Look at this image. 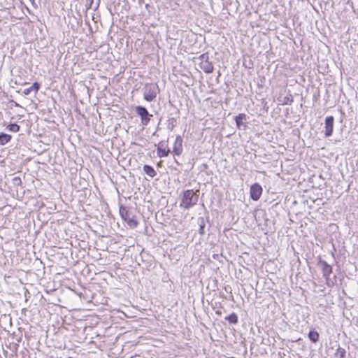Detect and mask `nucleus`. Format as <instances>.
Instances as JSON below:
<instances>
[{
    "label": "nucleus",
    "mask_w": 358,
    "mask_h": 358,
    "mask_svg": "<svg viewBox=\"0 0 358 358\" xmlns=\"http://www.w3.org/2000/svg\"><path fill=\"white\" fill-rule=\"evenodd\" d=\"M11 139V136L5 134V133H1L0 134V145H5L7 143H8Z\"/></svg>",
    "instance_id": "obj_13"
},
{
    "label": "nucleus",
    "mask_w": 358,
    "mask_h": 358,
    "mask_svg": "<svg viewBox=\"0 0 358 358\" xmlns=\"http://www.w3.org/2000/svg\"><path fill=\"white\" fill-rule=\"evenodd\" d=\"M262 193V188L258 183H255L250 187V196L254 201H257Z\"/></svg>",
    "instance_id": "obj_7"
},
{
    "label": "nucleus",
    "mask_w": 358,
    "mask_h": 358,
    "mask_svg": "<svg viewBox=\"0 0 358 358\" xmlns=\"http://www.w3.org/2000/svg\"><path fill=\"white\" fill-rule=\"evenodd\" d=\"M159 92V90L157 84H147L143 89V97L147 101H152Z\"/></svg>",
    "instance_id": "obj_2"
},
{
    "label": "nucleus",
    "mask_w": 358,
    "mask_h": 358,
    "mask_svg": "<svg viewBox=\"0 0 358 358\" xmlns=\"http://www.w3.org/2000/svg\"><path fill=\"white\" fill-rule=\"evenodd\" d=\"M308 337L312 342L316 343L319 339V334L317 331H310Z\"/></svg>",
    "instance_id": "obj_15"
},
{
    "label": "nucleus",
    "mask_w": 358,
    "mask_h": 358,
    "mask_svg": "<svg viewBox=\"0 0 358 358\" xmlns=\"http://www.w3.org/2000/svg\"><path fill=\"white\" fill-rule=\"evenodd\" d=\"M228 358H234V357H228Z\"/></svg>",
    "instance_id": "obj_22"
},
{
    "label": "nucleus",
    "mask_w": 358,
    "mask_h": 358,
    "mask_svg": "<svg viewBox=\"0 0 358 358\" xmlns=\"http://www.w3.org/2000/svg\"><path fill=\"white\" fill-rule=\"evenodd\" d=\"M9 131L13 132H18L20 131V126L17 124H10L8 126Z\"/></svg>",
    "instance_id": "obj_18"
},
{
    "label": "nucleus",
    "mask_w": 358,
    "mask_h": 358,
    "mask_svg": "<svg viewBox=\"0 0 358 358\" xmlns=\"http://www.w3.org/2000/svg\"><path fill=\"white\" fill-rule=\"evenodd\" d=\"M144 172L151 178H154L157 173L155 169L149 165H144L143 168Z\"/></svg>",
    "instance_id": "obj_12"
},
{
    "label": "nucleus",
    "mask_w": 358,
    "mask_h": 358,
    "mask_svg": "<svg viewBox=\"0 0 358 358\" xmlns=\"http://www.w3.org/2000/svg\"><path fill=\"white\" fill-rule=\"evenodd\" d=\"M170 150L167 149V145L164 142H160L157 148V155L159 157L168 156Z\"/></svg>",
    "instance_id": "obj_10"
},
{
    "label": "nucleus",
    "mask_w": 358,
    "mask_h": 358,
    "mask_svg": "<svg viewBox=\"0 0 358 358\" xmlns=\"http://www.w3.org/2000/svg\"><path fill=\"white\" fill-rule=\"evenodd\" d=\"M120 214L123 220H124L131 227H136L138 222L134 220L131 213L124 206H120Z\"/></svg>",
    "instance_id": "obj_3"
},
{
    "label": "nucleus",
    "mask_w": 358,
    "mask_h": 358,
    "mask_svg": "<svg viewBox=\"0 0 358 358\" xmlns=\"http://www.w3.org/2000/svg\"><path fill=\"white\" fill-rule=\"evenodd\" d=\"M226 320L232 324H236L238 322V317H237L236 314H235V313H232V314L229 315V316H227L226 317Z\"/></svg>",
    "instance_id": "obj_16"
},
{
    "label": "nucleus",
    "mask_w": 358,
    "mask_h": 358,
    "mask_svg": "<svg viewBox=\"0 0 358 358\" xmlns=\"http://www.w3.org/2000/svg\"><path fill=\"white\" fill-rule=\"evenodd\" d=\"M245 119H246L245 114L241 113L238 115H237L235 117V120H236V123L237 127H240L241 125L243 124V121L245 120Z\"/></svg>",
    "instance_id": "obj_14"
},
{
    "label": "nucleus",
    "mask_w": 358,
    "mask_h": 358,
    "mask_svg": "<svg viewBox=\"0 0 358 358\" xmlns=\"http://www.w3.org/2000/svg\"><path fill=\"white\" fill-rule=\"evenodd\" d=\"M199 232L201 234H203L204 233V225L203 224H201L200 226Z\"/></svg>",
    "instance_id": "obj_21"
},
{
    "label": "nucleus",
    "mask_w": 358,
    "mask_h": 358,
    "mask_svg": "<svg viewBox=\"0 0 358 358\" xmlns=\"http://www.w3.org/2000/svg\"><path fill=\"white\" fill-rule=\"evenodd\" d=\"M182 150V138L180 136H178L176 138L173 152L176 155H180Z\"/></svg>",
    "instance_id": "obj_9"
},
{
    "label": "nucleus",
    "mask_w": 358,
    "mask_h": 358,
    "mask_svg": "<svg viewBox=\"0 0 358 358\" xmlns=\"http://www.w3.org/2000/svg\"><path fill=\"white\" fill-rule=\"evenodd\" d=\"M319 266L321 267L324 278L327 280V285H329V275L332 273V268L325 261H320Z\"/></svg>",
    "instance_id": "obj_6"
},
{
    "label": "nucleus",
    "mask_w": 358,
    "mask_h": 358,
    "mask_svg": "<svg viewBox=\"0 0 358 358\" xmlns=\"http://www.w3.org/2000/svg\"><path fill=\"white\" fill-rule=\"evenodd\" d=\"M199 199V195L193 189H187L183 192L180 206L189 209L195 206Z\"/></svg>",
    "instance_id": "obj_1"
},
{
    "label": "nucleus",
    "mask_w": 358,
    "mask_h": 358,
    "mask_svg": "<svg viewBox=\"0 0 358 358\" xmlns=\"http://www.w3.org/2000/svg\"><path fill=\"white\" fill-rule=\"evenodd\" d=\"M168 122H169V125H168L169 128L171 129H173L176 126V120L174 117H171L168 120Z\"/></svg>",
    "instance_id": "obj_19"
},
{
    "label": "nucleus",
    "mask_w": 358,
    "mask_h": 358,
    "mask_svg": "<svg viewBox=\"0 0 358 358\" xmlns=\"http://www.w3.org/2000/svg\"><path fill=\"white\" fill-rule=\"evenodd\" d=\"M335 355L336 357L343 358L345 355V350L343 348H338Z\"/></svg>",
    "instance_id": "obj_17"
},
{
    "label": "nucleus",
    "mask_w": 358,
    "mask_h": 358,
    "mask_svg": "<svg viewBox=\"0 0 358 358\" xmlns=\"http://www.w3.org/2000/svg\"><path fill=\"white\" fill-rule=\"evenodd\" d=\"M136 113L141 117L143 125H148L152 115L149 114L145 107L138 106L135 108Z\"/></svg>",
    "instance_id": "obj_5"
},
{
    "label": "nucleus",
    "mask_w": 358,
    "mask_h": 358,
    "mask_svg": "<svg viewBox=\"0 0 358 358\" xmlns=\"http://www.w3.org/2000/svg\"><path fill=\"white\" fill-rule=\"evenodd\" d=\"M200 67L206 73H210L213 71V65L209 62L208 54H202L199 57Z\"/></svg>",
    "instance_id": "obj_4"
},
{
    "label": "nucleus",
    "mask_w": 358,
    "mask_h": 358,
    "mask_svg": "<svg viewBox=\"0 0 358 358\" xmlns=\"http://www.w3.org/2000/svg\"><path fill=\"white\" fill-rule=\"evenodd\" d=\"M334 118L333 116H328L325 119V136L329 137L331 136L334 129Z\"/></svg>",
    "instance_id": "obj_8"
},
{
    "label": "nucleus",
    "mask_w": 358,
    "mask_h": 358,
    "mask_svg": "<svg viewBox=\"0 0 358 358\" xmlns=\"http://www.w3.org/2000/svg\"><path fill=\"white\" fill-rule=\"evenodd\" d=\"M39 88H40V85H39V83H38L37 82H36V83H34L32 84V85H31L30 87H29V88H27V89H25V90H24L23 93H24V95H28V94H29L31 93V92H32V91H34V92H38V90H39Z\"/></svg>",
    "instance_id": "obj_11"
},
{
    "label": "nucleus",
    "mask_w": 358,
    "mask_h": 358,
    "mask_svg": "<svg viewBox=\"0 0 358 358\" xmlns=\"http://www.w3.org/2000/svg\"><path fill=\"white\" fill-rule=\"evenodd\" d=\"M13 182H14V184H15V185H19L22 182L21 179L19 177H15L13 178Z\"/></svg>",
    "instance_id": "obj_20"
}]
</instances>
